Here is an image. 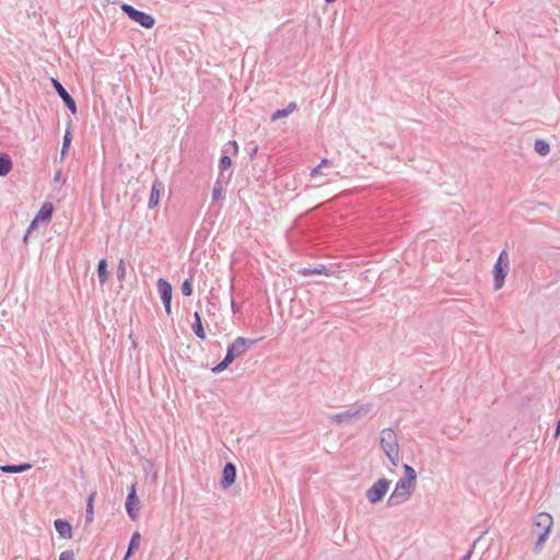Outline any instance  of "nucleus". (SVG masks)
<instances>
[{
	"label": "nucleus",
	"mask_w": 560,
	"mask_h": 560,
	"mask_svg": "<svg viewBox=\"0 0 560 560\" xmlns=\"http://www.w3.org/2000/svg\"><path fill=\"white\" fill-rule=\"evenodd\" d=\"M231 165H232V160L230 156H228V155L221 156L220 162H219L220 174L225 173V171H228L231 167ZM223 176H225V174H223Z\"/></svg>",
	"instance_id": "nucleus-28"
},
{
	"label": "nucleus",
	"mask_w": 560,
	"mask_h": 560,
	"mask_svg": "<svg viewBox=\"0 0 560 560\" xmlns=\"http://www.w3.org/2000/svg\"><path fill=\"white\" fill-rule=\"evenodd\" d=\"M255 342L256 340L237 337L233 343L228 347L225 358L212 369V372L215 374L223 372L235 359L244 354L248 347Z\"/></svg>",
	"instance_id": "nucleus-1"
},
{
	"label": "nucleus",
	"mask_w": 560,
	"mask_h": 560,
	"mask_svg": "<svg viewBox=\"0 0 560 560\" xmlns=\"http://www.w3.org/2000/svg\"><path fill=\"white\" fill-rule=\"evenodd\" d=\"M549 534L550 533L538 532V537H537V540L535 541L534 549H533L535 553H539L542 550L544 545L549 537Z\"/></svg>",
	"instance_id": "nucleus-24"
},
{
	"label": "nucleus",
	"mask_w": 560,
	"mask_h": 560,
	"mask_svg": "<svg viewBox=\"0 0 560 560\" xmlns=\"http://www.w3.org/2000/svg\"><path fill=\"white\" fill-rule=\"evenodd\" d=\"M327 3H332L335 2L336 0H325Z\"/></svg>",
	"instance_id": "nucleus-39"
},
{
	"label": "nucleus",
	"mask_w": 560,
	"mask_h": 560,
	"mask_svg": "<svg viewBox=\"0 0 560 560\" xmlns=\"http://www.w3.org/2000/svg\"><path fill=\"white\" fill-rule=\"evenodd\" d=\"M194 318H195V322L191 325V329L199 339L205 340L206 332L202 327L200 314L198 312H195Z\"/></svg>",
	"instance_id": "nucleus-17"
},
{
	"label": "nucleus",
	"mask_w": 560,
	"mask_h": 560,
	"mask_svg": "<svg viewBox=\"0 0 560 560\" xmlns=\"http://www.w3.org/2000/svg\"><path fill=\"white\" fill-rule=\"evenodd\" d=\"M140 500L137 495L136 485L133 483L128 492L127 500H126V511L128 516L132 521H137L140 515Z\"/></svg>",
	"instance_id": "nucleus-8"
},
{
	"label": "nucleus",
	"mask_w": 560,
	"mask_h": 560,
	"mask_svg": "<svg viewBox=\"0 0 560 560\" xmlns=\"http://www.w3.org/2000/svg\"><path fill=\"white\" fill-rule=\"evenodd\" d=\"M38 222H39V220L35 217V218L33 219V221L31 222V224H30V226H28L27 231H26V234H25V236H24V242H26V241H27L28 235H30V234L32 233V231L36 228V225H37V223H38Z\"/></svg>",
	"instance_id": "nucleus-33"
},
{
	"label": "nucleus",
	"mask_w": 560,
	"mask_h": 560,
	"mask_svg": "<svg viewBox=\"0 0 560 560\" xmlns=\"http://www.w3.org/2000/svg\"><path fill=\"white\" fill-rule=\"evenodd\" d=\"M415 486V483L400 478L396 482L395 489L387 500V504L389 506H397L407 502L413 492Z\"/></svg>",
	"instance_id": "nucleus-4"
},
{
	"label": "nucleus",
	"mask_w": 560,
	"mask_h": 560,
	"mask_svg": "<svg viewBox=\"0 0 560 560\" xmlns=\"http://www.w3.org/2000/svg\"><path fill=\"white\" fill-rule=\"evenodd\" d=\"M59 560H75V555L73 550L62 551L59 556Z\"/></svg>",
	"instance_id": "nucleus-32"
},
{
	"label": "nucleus",
	"mask_w": 560,
	"mask_h": 560,
	"mask_svg": "<svg viewBox=\"0 0 560 560\" xmlns=\"http://www.w3.org/2000/svg\"><path fill=\"white\" fill-rule=\"evenodd\" d=\"M330 165H331V162L329 160L323 159L318 166L322 168V167H328Z\"/></svg>",
	"instance_id": "nucleus-34"
},
{
	"label": "nucleus",
	"mask_w": 560,
	"mask_h": 560,
	"mask_svg": "<svg viewBox=\"0 0 560 560\" xmlns=\"http://www.w3.org/2000/svg\"><path fill=\"white\" fill-rule=\"evenodd\" d=\"M300 273L303 276H313V275L329 276L330 275L329 269L324 265H320L316 268H303L300 270Z\"/></svg>",
	"instance_id": "nucleus-19"
},
{
	"label": "nucleus",
	"mask_w": 560,
	"mask_h": 560,
	"mask_svg": "<svg viewBox=\"0 0 560 560\" xmlns=\"http://www.w3.org/2000/svg\"><path fill=\"white\" fill-rule=\"evenodd\" d=\"M381 446L389 462L397 466L399 462V445L397 435L393 429H384L381 432Z\"/></svg>",
	"instance_id": "nucleus-2"
},
{
	"label": "nucleus",
	"mask_w": 560,
	"mask_h": 560,
	"mask_svg": "<svg viewBox=\"0 0 560 560\" xmlns=\"http://www.w3.org/2000/svg\"><path fill=\"white\" fill-rule=\"evenodd\" d=\"M236 478V468L232 463H228L223 468L221 485L223 488L230 487Z\"/></svg>",
	"instance_id": "nucleus-13"
},
{
	"label": "nucleus",
	"mask_w": 560,
	"mask_h": 560,
	"mask_svg": "<svg viewBox=\"0 0 560 560\" xmlns=\"http://www.w3.org/2000/svg\"><path fill=\"white\" fill-rule=\"evenodd\" d=\"M370 404H354L351 405L346 411L332 415L330 417L331 422L335 423H350L354 419H360L366 416L371 410Z\"/></svg>",
	"instance_id": "nucleus-3"
},
{
	"label": "nucleus",
	"mask_w": 560,
	"mask_h": 560,
	"mask_svg": "<svg viewBox=\"0 0 560 560\" xmlns=\"http://www.w3.org/2000/svg\"><path fill=\"white\" fill-rule=\"evenodd\" d=\"M107 261L106 259H101L97 265V276L101 284L107 281Z\"/></svg>",
	"instance_id": "nucleus-23"
},
{
	"label": "nucleus",
	"mask_w": 560,
	"mask_h": 560,
	"mask_svg": "<svg viewBox=\"0 0 560 560\" xmlns=\"http://www.w3.org/2000/svg\"><path fill=\"white\" fill-rule=\"evenodd\" d=\"M553 525V520L548 513H539L536 516L534 526L539 529V532L550 533Z\"/></svg>",
	"instance_id": "nucleus-12"
},
{
	"label": "nucleus",
	"mask_w": 560,
	"mask_h": 560,
	"mask_svg": "<svg viewBox=\"0 0 560 560\" xmlns=\"http://www.w3.org/2000/svg\"><path fill=\"white\" fill-rule=\"evenodd\" d=\"M317 174H320V167L319 166H316L315 168H313L312 173H311L312 176H315Z\"/></svg>",
	"instance_id": "nucleus-35"
},
{
	"label": "nucleus",
	"mask_w": 560,
	"mask_h": 560,
	"mask_svg": "<svg viewBox=\"0 0 560 560\" xmlns=\"http://www.w3.org/2000/svg\"><path fill=\"white\" fill-rule=\"evenodd\" d=\"M156 288L160 294V298L163 302L165 312L171 314V301H172V285L165 279H159L156 282Z\"/></svg>",
	"instance_id": "nucleus-9"
},
{
	"label": "nucleus",
	"mask_w": 560,
	"mask_h": 560,
	"mask_svg": "<svg viewBox=\"0 0 560 560\" xmlns=\"http://www.w3.org/2000/svg\"><path fill=\"white\" fill-rule=\"evenodd\" d=\"M232 176V171L229 172L228 176H223L222 174H219V177L217 182L214 183L213 189H212V199L214 201L219 200L223 192V184L228 183L230 177Z\"/></svg>",
	"instance_id": "nucleus-14"
},
{
	"label": "nucleus",
	"mask_w": 560,
	"mask_h": 560,
	"mask_svg": "<svg viewBox=\"0 0 560 560\" xmlns=\"http://www.w3.org/2000/svg\"><path fill=\"white\" fill-rule=\"evenodd\" d=\"M510 269V259L509 254L504 249L500 253L497 262L493 267V287L494 290H499L503 287L505 277L508 276Z\"/></svg>",
	"instance_id": "nucleus-5"
},
{
	"label": "nucleus",
	"mask_w": 560,
	"mask_h": 560,
	"mask_svg": "<svg viewBox=\"0 0 560 560\" xmlns=\"http://www.w3.org/2000/svg\"><path fill=\"white\" fill-rule=\"evenodd\" d=\"M231 307H232L233 313L237 312V307H236V304H235V301L233 298L231 299Z\"/></svg>",
	"instance_id": "nucleus-36"
},
{
	"label": "nucleus",
	"mask_w": 560,
	"mask_h": 560,
	"mask_svg": "<svg viewBox=\"0 0 560 560\" xmlns=\"http://www.w3.org/2000/svg\"><path fill=\"white\" fill-rule=\"evenodd\" d=\"M470 553L471 552H468L467 555H465L462 560H469L470 559Z\"/></svg>",
	"instance_id": "nucleus-38"
},
{
	"label": "nucleus",
	"mask_w": 560,
	"mask_h": 560,
	"mask_svg": "<svg viewBox=\"0 0 560 560\" xmlns=\"http://www.w3.org/2000/svg\"><path fill=\"white\" fill-rule=\"evenodd\" d=\"M163 190H164L163 183L160 182L159 179H155L152 184L151 192H150V197H149V201H148L149 209H154L159 205L160 197H161V194L163 192Z\"/></svg>",
	"instance_id": "nucleus-11"
},
{
	"label": "nucleus",
	"mask_w": 560,
	"mask_h": 560,
	"mask_svg": "<svg viewBox=\"0 0 560 560\" xmlns=\"http://www.w3.org/2000/svg\"><path fill=\"white\" fill-rule=\"evenodd\" d=\"M140 541H141V535L139 532H135L131 536V539L129 541V547H128V550H127V553L124 558V560H128V558L131 556V553L133 552V550L138 549L139 546H140Z\"/></svg>",
	"instance_id": "nucleus-20"
},
{
	"label": "nucleus",
	"mask_w": 560,
	"mask_h": 560,
	"mask_svg": "<svg viewBox=\"0 0 560 560\" xmlns=\"http://www.w3.org/2000/svg\"><path fill=\"white\" fill-rule=\"evenodd\" d=\"M182 293L185 296H189L192 293V284L190 279H186L182 284Z\"/></svg>",
	"instance_id": "nucleus-30"
},
{
	"label": "nucleus",
	"mask_w": 560,
	"mask_h": 560,
	"mask_svg": "<svg viewBox=\"0 0 560 560\" xmlns=\"http://www.w3.org/2000/svg\"><path fill=\"white\" fill-rule=\"evenodd\" d=\"M52 83L56 92L62 98L65 105L72 114H75L77 105L72 96L68 93V91L62 86V84L59 81L52 79Z\"/></svg>",
	"instance_id": "nucleus-10"
},
{
	"label": "nucleus",
	"mask_w": 560,
	"mask_h": 560,
	"mask_svg": "<svg viewBox=\"0 0 560 560\" xmlns=\"http://www.w3.org/2000/svg\"><path fill=\"white\" fill-rule=\"evenodd\" d=\"M535 150L538 154L545 156L549 153L550 147L549 144L544 140H536L535 142Z\"/></svg>",
	"instance_id": "nucleus-27"
},
{
	"label": "nucleus",
	"mask_w": 560,
	"mask_h": 560,
	"mask_svg": "<svg viewBox=\"0 0 560 560\" xmlns=\"http://www.w3.org/2000/svg\"><path fill=\"white\" fill-rule=\"evenodd\" d=\"M390 486V481L386 478H381L376 482H374L368 490H366V499L370 503L375 504L380 502L386 492L388 491Z\"/></svg>",
	"instance_id": "nucleus-7"
},
{
	"label": "nucleus",
	"mask_w": 560,
	"mask_h": 560,
	"mask_svg": "<svg viewBox=\"0 0 560 560\" xmlns=\"http://www.w3.org/2000/svg\"><path fill=\"white\" fill-rule=\"evenodd\" d=\"M55 529L62 538H71L72 537V526L69 522L58 518L54 522Z\"/></svg>",
	"instance_id": "nucleus-15"
},
{
	"label": "nucleus",
	"mask_w": 560,
	"mask_h": 560,
	"mask_svg": "<svg viewBox=\"0 0 560 560\" xmlns=\"http://www.w3.org/2000/svg\"><path fill=\"white\" fill-rule=\"evenodd\" d=\"M70 143H71V132H70V130H67L63 136V141H62L61 159H63L65 155L67 154V152L70 148Z\"/></svg>",
	"instance_id": "nucleus-29"
},
{
	"label": "nucleus",
	"mask_w": 560,
	"mask_h": 560,
	"mask_svg": "<svg viewBox=\"0 0 560 560\" xmlns=\"http://www.w3.org/2000/svg\"><path fill=\"white\" fill-rule=\"evenodd\" d=\"M121 10L128 15V18L145 28H151L155 24V20L151 14L135 9L130 4H122Z\"/></svg>",
	"instance_id": "nucleus-6"
},
{
	"label": "nucleus",
	"mask_w": 560,
	"mask_h": 560,
	"mask_svg": "<svg viewBox=\"0 0 560 560\" xmlns=\"http://www.w3.org/2000/svg\"><path fill=\"white\" fill-rule=\"evenodd\" d=\"M125 276H126V266H125V261L121 259L117 266V278H118V280H122L125 278Z\"/></svg>",
	"instance_id": "nucleus-31"
},
{
	"label": "nucleus",
	"mask_w": 560,
	"mask_h": 560,
	"mask_svg": "<svg viewBox=\"0 0 560 560\" xmlns=\"http://www.w3.org/2000/svg\"><path fill=\"white\" fill-rule=\"evenodd\" d=\"M32 468L31 464L24 463L20 465H5L1 466L3 472H23Z\"/></svg>",
	"instance_id": "nucleus-21"
},
{
	"label": "nucleus",
	"mask_w": 560,
	"mask_h": 560,
	"mask_svg": "<svg viewBox=\"0 0 560 560\" xmlns=\"http://www.w3.org/2000/svg\"><path fill=\"white\" fill-rule=\"evenodd\" d=\"M404 471H405V476L401 479L416 485L417 474H416L415 469L411 466H409L408 464H405Z\"/></svg>",
	"instance_id": "nucleus-26"
},
{
	"label": "nucleus",
	"mask_w": 560,
	"mask_h": 560,
	"mask_svg": "<svg viewBox=\"0 0 560 560\" xmlns=\"http://www.w3.org/2000/svg\"><path fill=\"white\" fill-rule=\"evenodd\" d=\"M95 495H96V493L92 492L89 495V499H88V502H86V515H85L86 523H91L93 521V514H94V512H93V504H94Z\"/></svg>",
	"instance_id": "nucleus-25"
},
{
	"label": "nucleus",
	"mask_w": 560,
	"mask_h": 560,
	"mask_svg": "<svg viewBox=\"0 0 560 560\" xmlns=\"http://www.w3.org/2000/svg\"><path fill=\"white\" fill-rule=\"evenodd\" d=\"M559 434H560V419L557 422V428H556L555 436H558Z\"/></svg>",
	"instance_id": "nucleus-37"
},
{
	"label": "nucleus",
	"mask_w": 560,
	"mask_h": 560,
	"mask_svg": "<svg viewBox=\"0 0 560 560\" xmlns=\"http://www.w3.org/2000/svg\"><path fill=\"white\" fill-rule=\"evenodd\" d=\"M296 108H298L296 103L295 102H290L285 108L277 109L271 115V120L275 121V120L284 118V117L289 116L290 114H292Z\"/></svg>",
	"instance_id": "nucleus-16"
},
{
	"label": "nucleus",
	"mask_w": 560,
	"mask_h": 560,
	"mask_svg": "<svg viewBox=\"0 0 560 560\" xmlns=\"http://www.w3.org/2000/svg\"><path fill=\"white\" fill-rule=\"evenodd\" d=\"M52 215V205L50 202H45L39 211L36 214V218L39 221L48 222Z\"/></svg>",
	"instance_id": "nucleus-18"
},
{
	"label": "nucleus",
	"mask_w": 560,
	"mask_h": 560,
	"mask_svg": "<svg viewBox=\"0 0 560 560\" xmlns=\"http://www.w3.org/2000/svg\"><path fill=\"white\" fill-rule=\"evenodd\" d=\"M12 170V161L8 155L0 156V176H5Z\"/></svg>",
	"instance_id": "nucleus-22"
}]
</instances>
